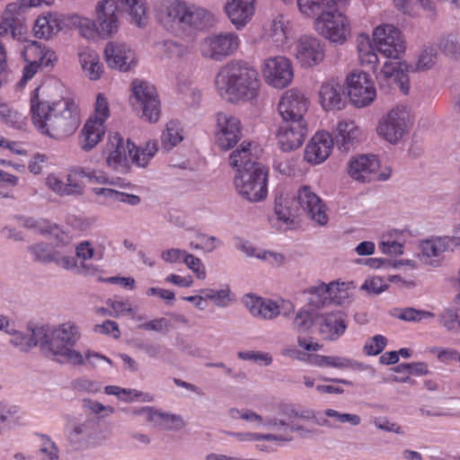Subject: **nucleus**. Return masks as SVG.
Instances as JSON below:
<instances>
[{"label": "nucleus", "mask_w": 460, "mask_h": 460, "mask_svg": "<svg viewBox=\"0 0 460 460\" xmlns=\"http://www.w3.org/2000/svg\"><path fill=\"white\" fill-rule=\"evenodd\" d=\"M39 89L31 96V113L32 123L43 135L62 139L72 135L80 124L75 104L61 99L54 102L40 101Z\"/></svg>", "instance_id": "f257e3e1"}, {"label": "nucleus", "mask_w": 460, "mask_h": 460, "mask_svg": "<svg viewBox=\"0 0 460 460\" xmlns=\"http://www.w3.org/2000/svg\"><path fill=\"white\" fill-rule=\"evenodd\" d=\"M252 142L243 141L229 155V164L237 169L234 185L238 193L250 202H260L268 194V169L256 161Z\"/></svg>", "instance_id": "f03ea898"}, {"label": "nucleus", "mask_w": 460, "mask_h": 460, "mask_svg": "<svg viewBox=\"0 0 460 460\" xmlns=\"http://www.w3.org/2000/svg\"><path fill=\"white\" fill-rule=\"evenodd\" d=\"M215 84L220 96L231 102L253 100L260 87L257 71L243 61H231L221 67Z\"/></svg>", "instance_id": "7ed1b4c3"}, {"label": "nucleus", "mask_w": 460, "mask_h": 460, "mask_svg": "<svg viewBox=\"0 0 460 460\" xmlns=\"http://www.w3.org/2000/svg\"><path fill=\"white\" fill-rule=\"evenodd\" d=\"M81 337L78 326L66 322L51 330L49 341L42 345V353L60 364L83 366L84 356L74 349Z\"/></svg>", "instance_id": "20e7f679"}, {"label": "nucleus", "mask_w": 460, "mask_h": 460, "mask_svg": "<svg viewBox=\"0 0 460 460\" xmlns=\"http://www.w3.org/2000/svg\"><path fill=\"white\" fill-rule=\"evenodd\" d=\"M344 6L332 4L314 21L315 30L337 44H343L350 33L349 22L341 11Z\"/></svg>", "instance_id": "39448f33"}, {"label": "nucleus", "mask_w": 460, "mask_h": 460, "mask_svg": "<svg viewBox=\"0 0 460 460\" xmlns=\"http://www.w3.org/2000/svg\"><path fill=\"white\" fill-rule=\"evenodd\" d=\"M133 107L142 111V117L151 122H156L161 113L160 100L155 87L150 83L135 79L131 83Z\"/></svg>", "instance_id": "423d86ee"}, {"label": "nucleus", "mask_w": 460, "mask_h": 460, "mask_svg": "<svg viewBox=\"0 0 460 460\" xmlns=\"http://www.w3.org/2000/svg\"><path fill=\"white\" fill-rule=\"evenodd\" d=\"M410 114L404 106L392 109L379 121L378 135L391 144H397L408 132Z\"/></svg>", "instance_id": "0eeeda50"}, {"label": "nucleus", "mask_w": 460, "mask_h": 460, "mask_svg": "<svg viewBox=\"0 0 460 460\" xmlns=\"http://www.w3.org/2000/svg\"><path fill=\"white\" fill-rule=\"evenodd\" d=\"M279 414L286 419L268 418L263 423L269 429L276 432L290 431L292 419L314 420L319 426L332 427L327 419H317L313 410L298 411L294 404L281 403L278 407Z\"/></svg>", "instance_id": "6e6552de"}, {"label": "nucleus", "mask_w": 460, "mask_h": 460, "mask_svg": "<svg viewBox=\"0 0 460 460\" xmlns=\"http://www.w3.org/2000/svg\"><path fill=\"white\" fill-rule=\"evenodd\" d=\"M376 49L385 58L398 59L405 50L401 31L392 24L377 26L373 32Z\"/></svg>", "instance_id": "1a4fd4ad"}, {"label": "nucleus", "mask_w": 460, "mask_h": 460, "mask_svg": "<svg viewBox=\"0 0 460 460\" xmlns=\"http://www.w3.org/2000/svg\"><path fill=\"white\" fill-rule=\"evenodd\" d=\"M95 26L102 39L113 37L120 27V11L115 0H100L95 5Z\"/></svg>", "instance_id": "9d476101"}, {"label": "nucleus", "mask_w": 460, "mask_h": 460, "mask_svg": "<svg viewBox=\"0 0 460 460\" xmlns=\"http://www.w3.org/2000/svg\"><path fill=\"white\" fill-rule=\"evenodd\" d=\"M261 73L267 84L279 89L287 87L294 76L291 61L284 56L266 58Z\"/></svg>", "instance_id": "9b49d317"}, {"label": "nucleus", "mask_w": 460, "mask_h": 460, "mask_svg": "<svg viewBox=\"0 0 460 460\" xmlns=\"http://www.w3.org/2000/svg\"><path fill=\"white\" fill-rule=\"evenodd\" d=\"M347 84V95L355 107H367L376 99V88L367 73H352L348 76Z\"/></svg>", "instance_id": "f8f14e48"}, {"label": "nucleus", "mask_w": 460, "mask_h": 460, "mask_svg": "<svg viewBox=\"0 0 460 460\" xmlns=\"http://www.w3.org/2000/svg\"><path fill=\"white\" fill-rule=\"evenodd\" d=\"M239 38L234 32H222L205 38L201 43V53L204 57L221 61L239 47Z\"/></svg>", "instance_id": "ddd939ff"}, {"label": "nucleus", "mask_w": 460, "mask_h": 460, "mask_svg": "<svg viewBox=\"0 0 460 460\" xmlns=\"http://www.w3.org/2000/svg\"><path fill=\"white\" fill-rule=\"evenodd\" d=\"M216 118V145L221 150H229L243 137L241 121L226 112H217Z\"/></svg>", "instance_id": "4468645a"}, {"label": "nucleus", "mask_w": 460, "mask_h": 460, "mask_svg": "<svg viewBox=\"0 0 460 460\" xmlns=\"http://www.w3.org/2000/svg\"><path fill=\"white\" fill-rule=\"evenodd\" d=\"M308 105V99L300 91L290 89L280 97L278 111L283 121L305 122L304 116Z\"/></svg>", "instance_id": "2eb2a0df"}, {"label": "nucleus", "mask_w": 460, "mask_h": 460, "mask_svg": "<svg viewBox=\"0 0 460 460\" xmlns=\"http://www.w3.org/2000/svg\"><path fill=\"white\" fill-rule=\"evenodd\" d=\"M185 4L181 0H161L155 7L156 19L166 31L176 35L181 34Z\"/></svg>", "instance_id": "dca6fc26"}, {"label": "nucleus", "mask_w": 460, "mask_h": 460, "mask_svg": "<svg viewBox=\"0 0 460 460\" xmlns=\"http://www.w3.org/2000/svg\"><path fill=\"white\" fill-rule=\"evenodd\" d=\"M296 58L302 66L311 67L320 64L325 56L324 43L316 37L303 35L296 44Z\"/></svg>", "instance_id": "f3484780"}, {"label": "nucleus", "mask_w": 460, "mask_h": 460, "mask_svg": "<svg viewBox=\"0 0 460 460\" xmlns=\"http://www.w3.org/2000/svg\"><path fill=\"white\" fill-rule=\"evenodd\" d=\"M407 65L399 61H387L385 63L376 78L381 87L385 84L394 88L398 87L402 93L407 94L410 90L409 77L405 73Z\"/></svg>", "instance_id": "a211bd4d"}, {"label": "nucleus", "mask_w": 460, "mask_h": 460, "mask_svg": "<svg viewBox=\"0 0 460 460\" xmlns=\"http://www.w3.org/2000/svg\"><path fill=\"white\" fill-rule=\"evenodd\" d=\"M297 202L307 217L320 226L328 222L325 205L320 197L308 186L300 188L296 195Z\"/></svg>", "instance_id": "6ab92c4d"}, {"label": "nucleus", "mask_w": 460, "mask_h": 460, "mask_svg": "<svg viewBox=\"0 0 460 460\" xmlns=\"http://www.w3.org/2000/svg\"><path fill=\"white\" fill-rule=\"evenodd\" d=\"M307 134L306 122L283 121L277 135L279 147L289 152L302 146Z\"/></svg>", "instance_id": "aec40b11"}, {"label": "nucleus", "mask_w": 460, "mask_h": 460, "mask_svg": "<svg viewBox=\"0 0 460 460\" xmlns=\"http://www.w3.org/2000/svg\"><path fill=\"white\" fill-rule=\"evenodd\" d=\"M243 303L252 315L263 320L275 319L280 314L288 317L290 314V309L281 312V307L277 302L251 294L243 296Z\"/></svg>", "instance_id": "412c9836"}, {"label": "nucleus", "mask_w": 460, "mask_h": 460, "mask_svg": "<svg viewBox=\"0 0 460 460\" xmlns=\"http://www.w3.org/2000/svg\"><path fill=\"white\" fill-rule=\"evenodd\" d=\"M379 168V161L374 155L354 156L348 164V173L355 181L369 182L374 180Z\"/></svg>", "instance_id": "4be33fe9"}, {"label": "nucleus", "mask_w": 460, "mask_h": 460, "mask_svg": "<svg viewBox=\"0 0 460 460\" xmlns=\"http://www.w3.org/2000/svg\"><path fill=\"white\" fill-rule=\"evenodd\" d=\"M214 23L213 14L194 4H185V10L181 17V34L185 31H203L211 27Z\"/></svg>", "instance_id": "5701e85b"}, {"label": "nucleus", "mask_w": 460, "mask_h": 460, "mask_svg": "<svg viewBox=\"0 0 460 460\" xmlns=\"http://www.w3.org/2000/svg\"><path fill=\"white\" fill-rule=\"evenodd\" d=\"M333 146L334 139L330 133L318 132L306 145L305 158L310 164H321L329 157Z\"/></svg>", "instance_id": "b1692460"}, {"label": "nucleus", "mask_w": 460, "mask_h": 460, "mask_svg": "<svg viewBox=\"0 0 460 460\" xmlns=\"http://www.w3.org/2000/svg\"><path fill=\"white\" fill-rule=\"evenodd\" d=\"M98 430V422L93 418L72 423L67 435L68 443L75 448L88 447L95 438Z\"/></svg>", "instance_id": "393cba45"}, {"label": "nucleus", "mask_w": 460, "mask_h": 460, "mask_svg": "<svg viewBox=\"0 0 460 460\" xmlns=\"http://www.w3.org/2000/svg\"><path fill=\"white\" fill-rule=\"evenodd\" d=\"M319 95L321 105L325 111H340L346 106L345 86L334 79L326 81L322 84Z\"/></svg>", "instance_id": "a878e982"}, {"label": "nucleus", "mask_w": 460, "mask_h": 460, "mask_svg": "<svg viewBox=\"0 0 460 460\" xmlns=\"http://www.w3.org/2000/svg\"><path fill=\"white\" fill-rule=\"evenodd\" d=\"M105 60L111 68L128 71L134 65V53L124 43L109 42L104 49Z\"/></svg>", "instance_id": "bb28decb"}, {"label": "nucleus", "mask_w": 460, "mask_h": 460, "mask_svg": "<svg viewBox=\"0 0 460 460\" xmlns=\"http://www.w3.org/2000/svg\"><path fill=\"white\" fill-rule=\"evenodd\" d=\"M315 321L321 335L325 340L336 341L347 329L346 315L341 311L320 314Z\"/></svg>", "instance_id": "cd10ccee"}, {"label": "nucleus", "mask_w": 460, "mask_h": 460, "mask_svg": "<svg viewBox=\"0 0 460 460\" xmlns=\"http://www.w3.org/2000/svg\"><path fill=\"white\" fill-rule=\"evenodd\" d=\"M224 10L237 30L243 29L255 13V0H229Z\"/></svg>", "instance_id": "c85d7f7f"}, {"label": "nucleus", "mask_w": 460, "mask_h": 460, "mask_svg": "<svg viewBox=\"0 0 460 460\" xmlns=\"http://www.w3.org/2000/svg\"><path fill=\"white\" fill-rule=\"evenodd\" d=\"M130 146L131 141L127 139L125 144L123 137L119 133L111 135L105 148V152L108 154L106 157L108 166L113 169L125 166Z\"/></svg>", "instance_id": "c756f323"}, {"label": "nucleus", "mask_w": 460, "mask_h": 460, "mask_svg": "<svg viewBox=\"0 0 460 460\" xmlns=\"http://www.w3.org/2000/svg\"><path fill=\"white\" fill-rule=\"evenodd\" d=\"M105 134L104 124L97 120L88 119L79 136V144L81 148L85 151H91L102 139Z\"/></svg>", "instance_id": "7c9ffc66"}, {"label": "nucleus", "mask_w": 460, "mask_h": 460, "mask_svg": "<svg viewBox=\"0 0 460 460\" xmlns=\"http://www.w3.org/2000/svg\"><path fill=\"white\" fill-rule=\"evenodd\" d=\"M93 192L104 199V204L114 206L117 203H125L130 206H137L141 202V198L137 195L128 194L119 190L112 188H93Z\"/></svg>", "instance_id": "2f4dec72"}, {"label": "nucleus", "mask_w": 460, "mask_h": 460, "mask_svg": "<svg viewBox=\"0 0 460 460\" xmlns=\"http://www.w3.org/2000/svg\"><path fill=\"white\" fill-rule=\"evenodd\" d=\"M93 192L104 199V204L114 206L117 203H125L130 206H137L141 202V198L137 195L128 194L119 190L112 188H93Z\"/></svg>", "instance_id": "473e14b6"}, {"label": "nucleus", "mask_w": 460, "mask_h": 460, "mask_svg": "<svg viewBox=\"0 0 460 460\" xmlns=\"http://www.w3.org/2000/svg\"><path fill=\"white\" fill-rule=\"evenodd\" d=\"M359 135V129L352 120L340 121L336 128L335 143L343 152L349 150Z\"/></svg>", "instance_id": "72a5a7b5"}, {"label": "nucleus", "mask_w": 460, "mask_h": 460, "mask_svg": "<svg viewBox=\"0 0 460 460\" xmlns=\"http://www.w3.org/2000/svg\"><path fill=\"white\" fill-rule=\"evenodd\" d=\"M18 9V5L15 4H8L6 6L0 21V36L10 34L13 39L21 40L20 18L14 16Z\"/></svg>", "instance_id": "f704fd0d"}, {"label": "nucleus", "mask_w": 460, "mask_h": 460, "mask_svg": "<svg viewBox=\"0 0 460 460\" xmlns=\"http://www.w3.org/2000/svg\"><path fill=\"white\" fill-rule=\"evenodd\" d=\"M81 66L90 80L100 79L102 74V65L96 51L90 49H83L79 52Z\"/></svg>", "instance_id": "c9c22d12"}, {"label": "nucleus", "mask_w": 460, "mask_h": 460, "mask_svg": "<svg viewBox=\"0 0 460 460\" xmlns=\"http://www.w3.org/2000/svg\"><path fill=\"white\" fill-rule=\"evenodd\" d=\"M358 58L363 66L376 72L378 65V58L374 47L367 34H360L357 40Z\"/></svg>", "instance_id": "e433bc0d"}, {"label": "nucleus", "mask_w": 460, "mask_h": 460, "mask_svg": "<svg viewBox=\"0 0 460 460\" xmlns=\"http://www.w3.org/2000/svg\"><path fill=\"white\" fill-rule=\"evenodd\" d=\"M151 425L164 430H180L185 426L181 415L156 411L155 415L150 416Z\"/></svg>", "instance_id": "4c0bfd02"}, {"label": "nucleus", "mask_w": 460, "mask_h": 460, "mask_svg": "<svg viewBox=\"0 0 460 460\" xmlns=\"http://www.w3.org/2000/svg\"><path fill=\"white\" fill-rule=\"evenodd\" d=\"M309 294V305L314 308L320 309L332 304V288L330 284L321 283L312 286L307 290Z\"/></svg>", "instance_id": "58836bf2"}, {"label": "nucleus", "mask_w": 460, "mask_h": 460, "mask_svg": "<svg viewBox=\"0 0 460 460\" xmlns=\"http://www.w3.org/2000/svg\"><path fill=\"white\" fill-rule=\"evenodd\" d=\"M349 0H296L299 11L308 16L319 15L332 4L346 5Z\"/></svg>", "instance_id": "ea45409f"}, {"label": "nucleus", "mask_w": 460, "mask_h": 460, "mask_svg": "<svg viewBox=\"0 0 460 460\" xmlns=\"http://www.w3.org/2000/svg\"><path fill=\"white\" fill-rule=\"evenodd\" d=\"M157 143L147 142L145 146H137L131 142L130 149H128V156L133 164L139 167H145L157 152Z\"/></svg>", "instance_id": "a19ab883"}, {"label": "nucleus", "mask_w": 460, "mask_h": 460, "mask_svg": "<svg viewBox=\"0 0 460 460\" xmlns=\"http://www.w3.org/2000/svg\"><path fill=\"white\" fill-rule=\"evenodd\" d=\"M119 2L128 13L131 22L138 27H145L147 23L148 17L144 0H115Z\"/></svg>", "instance_id": "79ce46f5"}, {"label": "nucleus", "mask_w": 460, "mask_h": 460, "mask_svg": "<svg viewBox=\"0 0 460 460\" xmlns=\"http://www.w3.org/2000/svg\"><path fill=\"white\" fill-rule=\"evenodd\" d=\"M27 330L30 349L40 346L42 351V345L49 342L52 329L49 325L30 323L27 325Z\"/></svg>", "instance_id": "37998d69"}, {"label": "nucleus", "mask_w": 460, "mask_h": 460, "mask_svg": "<svg viewBox=\"0 0 460 460\" xmlns=\"http://www.w3.org/2000/svg\"><path fill=\"white\" fill-rule=\"evenodd\" d=\"M316 363L321 367H329L338 369H358L362 364L358 361L340 356H317Z\"/></svg>", "instance_id": "c03bdc74"}, {"label": "nucleus", "mask_w": 460, "mask_h": 460, "mask_svg": "<svg viewBox=\"0 0 460 460\" xmlns=\"http://www.w3.org/2000/svg\"><path fill=\"white\" fill-rule=\"evenodd\" d=\"M460 303V299H456ZM439 324L453 333H460V306L445 309L438 316Z\"/></svg>", "instance_id": "a18cd8bd"}, {"label": "nucleus", "mask_w": 460, "mask_h": 460, "mask_svg": "<svg viewBox=\"0 0 460 460\" xmlns=\"http://www.w3.org/2000/svg\"><path fill=\"white\" fill-rule=\"evenodd\" d=\"M34 34L40 39H48L59 31L58 24L56 20L51 17H39L34 23Z\"/></svg>", "instance_id": "49530a36"}, {"label": "nucleus", "mask_w": 460, "mask_h": 460, "mask_svg": "<svg viewBox=\"0 0 460 460\" xmlns=\"http://www.w3.org/2000/svg\"><path fill=\"white\" fill-rule=\"evenodd\" d=\"M422 255L427 258H439L447 251L444 237H435L420 243Z\"/></svg>", "instance_id": "de8ad7c7"}, {"label": "nucleus", "mask_w": 460, "mask_h": 460, "mask_svg": "<svg viewBox=\"0 0 460 460\" xmlns=\"http://www.w3.org/2000/svg\"><path fill=\"white\" fill-rule=\"evenodd\" d=\"M181 140L182 136L180 132L179 124L176 121L168 122L166 129L163 132L161 137L163 147L169 151Z\"/></svg>", "instance_id": "09e8293b"}, {"label": "nucleus", "mask_w": 460, "mask_h": 460, "mask_svg": "<svg viewBox=\"0 0 460 460\" xmlns=\"http://www.w3.org/2000/svg\"><path fill=\"white\" fill-rule=\"evenodd\" d=\"M202 297L211 300L218 307H226L230 301V289L228 287L220 290L203 288L199 291Z\"/></svg>", "instance_id": "8fccbe9b"}, {"label": "nucleus", "mask_w": 460, "mask_h": 460, "mask_svg": "<svg viewBox=\"0 0 460 460\" xmlns=\"http://www.w3.org/2000/svg\"><path fill=\"white\" fill-rule=\"evenodd\" d=\"M330 287L332 288V303L337 305L347 303L352 294L351 290L354 288L352 282H331Z\"/></svg>", "instance_id": "3c124183"}, {"label": "nucleus", "mask_w": 460, "mask_h": 460, "mask_svg": "<svg viewBox=\"0 0 460 460\" xmlns=\"http://www.w3.org/2000/svg\"><path fill=\"white\" fill-rule=\"evenodd\" d=\"M75 174L78 175L81 178H88L90 181H93L99 184H111L113 186H118L120 189L129 188V183H120L119 181L116 182L114 181H110L108 177L101 171H91L86 172L83 168H79L75 170Z\"/></svg>", "instance_id": "603ef678"}, {"label": "nucleus", "mask_w": 460, "mask_h": 460, "mask_svg": "<svg viewBox=\"0 0 460 460\" xmlns=\"http://www.w3.org/2000/svg\"><path fill=\"white\" fill-rule=\"evenodd\" d=\"M314 322V319L308 310L300 309L292 322V329L298 333H305L313 326Z\"/></svg>", "instance_id": "864d4df0"}, {"label": "nucleus", "mask_w": 460, "mask_h": 460, "mask_svg": "<svg viewBox=\"0 0 460 460\" xmlns=\"http://www.w3.org/2000/svg\"><path fill=\"white\" fill-rule=\"evenodd\" d=\"M439 49L447 56L460 58V42L455 35L442 37L438 43Z\"/></svg>", "instance_id": "5fc2aeb1"}, {"label": "nucleus", "mask_w": 460, "mask_h": 460, "mask_svg": "<svg viewBox=\"0 0 460 460\" xmlns=\"http://www.w3.org/2000/svg\"><path fill=\"white\" fill-rule=\"evenodd\" d=\"M395 316L406 322H420L423 319L434 317V314L428 311L418 310L412 307H406L399 310Z\"/></svg>", "instance_id": "6e6d98bb"}, {"label": "nucleus", "mask_w": 460, "mask_h": 460, "mask_svg": "<svg viewBox=\"0 0 460 460\" xmlns=\"http://www.w3.org/2000/svg\"><path fill=\"white\" fill-rule=\"evenodd\" d=\"M43 3L48 4V2L46 0H20V2L10 4L18 5V7H19V9L15 12V13H18L17 16L20 18L21 40L23 38V36L25 35V33L27 31L26 26L24 24V22H25L24 13H25L26 9L30 8V7L39 6ZM14 16H16V14Z\"/></svg>", "instance_id": "4d7b16f0"}, {"label": "nucleus", "mask_w": 460, "mask_h": 460, "mask_svg": "<svg viewBox=\"0 0 460 460\" xmlns=\"http://www.w3.org/2000/svg\"><path fill=\"white\" fill-rule=\"evenodd\" d=\"M393 370L396 373H403L415 376H425L429 374L428 365L424 362L401 363Z\"/></svg>", "instance_id": "13d9d810"}, {"label": "nucleus", "mask_w": 460, "mask_h": 460, "mask_svg": "<svg viewBox=\"0 0 460 460\" xmlns=\"http://www.w3.org/2000/svg\"><path fill=\"white\" fill-rule=\"evenodd\" d=\"M0 119L8 126L21 128L22 115L16 111L8 107L7 104L0 102Z\"/></svg>", "instance_id": "bf43d9fd"}, {"label": "nucleus", "mask_w": 460, "mask_h": 460, "mask_svg": "<svg viewBox=\"0 0 460 460\" xmlns=\"http://www.w3.org/2000/svg\"><path fill=\"white\" fill-rule=\"evenodd\" d=\"M28 251L34 256L35 260L43 263L52 262L54 252H51L49 246L42 243H35L28 247Z\"/></svg>", "instance_id": "052dcab7"}, {"label": "nucleus", "mask_w": 460, "mask_h": 460, "mask_svg": "<svg viewBox=\"0 0 460 460\" xmlns=\"http://www.w3.org/2000/svg\"><path fill=\"white\" fill-rule=\"evenodd\" d=\"M324 415L334 419L336 421L340 423H349L352 426H358L361 423V418L358 414L351 413H341L333 409H326L324 411Z\"/></svg>", "instance_id": "680f3d73"}, {"label": "nucleus", "mask_w": 460, "mask_h": 460, "mask_svg": "<svg viewBox=\"0 0 460 460\" xmlns=\"http://www.w3.org/2000/svg\"><path fill=\"white\" fill-rule=\"evenodd\" d=\"M110 115L109 106L107 99L102 93H99L95 102V115L89 118V119L97 120L102 124H104L105 120Z\"/></svg>", "instance_id": "e2e57ef3"}, {"label": "nucleus", "mask_w": 460, "mask_h": 460, "mask_svg": "<svg viewBox=\"0 0 460 460\" xmlns=\"http://www.w3.org/2000/svg\"><path fill=\"white\" fill-rule=\"evenodd\" d=\"M183 262L196 275V277L199 279H206V269L202 261L199 258L188 252Z\"/></svg>", "instance_id": "0e129e2a"}, {"label": "nucleus", "mask_w": 460, "mask_h": 460, "mask_svg": "<svg viewBox=\"0 0 460 460\" xmlns=\"http://www.w3.org/2000/svg\"><path fill=\"white\" fill-rule=\"evenodd\" d=\"M35 54L39 57L38 64L39 66L49 68L53 67L55 63L58 61L56 53L49 49H35Z\"/></svg>", "instance_id": "69168bd1"}, {"label": "nucleus", "mask_w": 460, "mask_h": 460, "mask_svg": "<svg viewBox=\"0 0 460 460\" xmlns=\"http://www.w3.org/2000/svg\"><path fill=\"white\" fill-rule=\"evenodd\" d=\"M386 341L385 337L376 335L369 341L366 342L363 350L368 356L377 355L384 350Z\"/></svg>", "instance_id": "338daca9"}, {"label": "nucleus", "mask_w": 460, "mask_h": 460, "mask_svg": "<svg viewBox=\"0 0 460 460\" xmlns=\"http://www.w3.org/2000/svg\"><path fill=\"white\" fill-rule=\"evenodd\" d=\"M288 22L283 15L277 16L272 22V34L276 38V41L284 42L288 36Z\"/></svg>", "instance_id": "774afa93"}]
</instances>
